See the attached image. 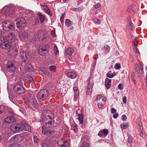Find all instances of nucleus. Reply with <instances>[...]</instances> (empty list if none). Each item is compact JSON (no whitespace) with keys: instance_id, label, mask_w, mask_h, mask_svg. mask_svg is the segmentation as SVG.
Instances as JSON below:
<instances>
[{"instance_id":"1","label":"nucleus","mask_w":147,"mask_h":147,"mask_svg":"<svg viewBox=\"0 0 147 147\" xmlns=\"http://www.w3.org/2000/svg\"><path fill=\"white\" fill-rule=\"evenodd\" d=\"M0 47L1 49L7 50L11 47V44H9L7 36H0Z\"/></svg>"},{"instance_id":"2","label":"nucleus","mask_w":147,"mask_h":147,"mask_svg":"<svg viewBox=\"0 0 147 147\" xmlns=\"http://www.w3.org/2000/svg\"><path fill=\"white\" fill-rule=\"evenodd\" d=\"M49 95L48 91L46 89L40 90L38 94L36 95V98L39 102L44 100Z\"/></svg>"},{"instance_id":"3","label":"nucleus","mask_w":147,"mask_h":147,"mask_svg":"<svg viewBox=\"0 0 147 147\" xmlns=\"http://www.w3.org/2000/svg\"><path fill=\"white\" fill-rule=\"evenodd\" d=\"M7 37L8 42L9 44H11V46L12 45H17L18 39L14 33L10 32L8 34Z\"/></svg>"},{"instance_id":"4","label":"nucleus","mask_w":147,"mask_h":147,"mask_svg":"<svg viewBox=\"0 0 147 147\" xmlns=\"http://www.w3.org/2000/svg\"><path fill=\"white\" fill-rule=\"evenodd\" d=\"M49 46L46 44H40L38 48L39 54L41 56H45L49 52Z\"/></svg>"},{"instance_id":"5","label":"nucleus","mask_w":147,"mask_h":147,"mask_svg":"<svg viewBox=\"0 0 147 147\" xmlns=\"http://www.w3.org/2000/svg\"><path fill=\"white\" fill-rule=\"evenodd\" d=\"M2 26L3 29L6 31L13 30L14 29L13 23L9 21H4L2 23Z\"/></svg>"},{"instance_id":"6","label":"nucleus","mask_w":147,"mask_h":147,"mask_svg":"<svg viewBox=\"0 0 147 147\" xmlns=\"http://www.w3.org/2000/svg\"><path fill=\"white\" fill-rule=\"evenodd\" d=\"M18 36L20 39L21 41L24 42H31L27 32L26 31L20 32Z\"/></svg>"},{"instance_id":"7","label":"nucleus","mask_w":147,"mask_h":147,"mask_svg":"<svg viewBox=\"0 0 147 147\" xmlns=\"http://www.w3.org/2000/svg\"><path fill=\"white\" fill-rule=\"evenodd\" d=\"M23 83H20L14 86L13 90L17 94H20L25 92V89L23 86Z\"/></svg>"},{"instance_id":"8","label":"nucleus","mask_w":147,"mask_h":147,"mask_svg":"<svg viewBox=\"0 0 147 147\" xmlns=\"http://www.w3.org/2000/svg\"><path fill=\"white\" fill-rule=\"evenodd\" d=\"M6 67L7 71L9 73L14 72L16 69V67L14 65L13 62L11 61H8L6 65Z\"/></svg>"},{"instance_id":"9","label":"nucleus","mask_w":147,"mask_h":147,"mask_svg":"<svg viewBox=\"0 0 147 147\" xmlns=\"http://www.w3.org/2000/svg\"><path fill=\"white\" fill-rule=\"evenodd\" d=\"M16 25L18 28L21 29L26 25V22L25 19L22 17L18 18L16 20Z\"/></svg>"},{"instance_id":"10","label":"nucleus","mask_w":147,"mask_h":147,"mask_svg":"<svg viewBox=\"0 0 147 147\" xmlns=\"http://www.w3.org/2000/svg\"><path fill=\"white\" fill-rule=\"evenodd\" d=\"M87 81L88 85L87 87L86 88V92L88 94H90L92 92V87L94 85L93 78L90 77Z\"/></svg>"},{"instance_id":"11","label":"nucleus","mask_w":147,"mask_h":147,"mask_svg":"<svg viewBox=\"0 0 147 147\" xmlns=\"http://www.w3.org/2000/svg\"><path fill=\"white\" fill-rule=\"evenodd\" d=\"M23 128L22 127V123H19L16 124L12 125L11 126L10 129L14 133L22 131Z\"/></svg>"},{"instance_id":"12","label":"nucleus","mask_w":147,"mask_h":147,"mask_svg":"<svg viewBox=\"0 0 147 147\" xmlns=\"http://www.w3.org/2000/svg\"><path fill=\"white\" fill-rule=\"evenodd\" d=\"M48 112L49 113L50 112V111L48 110H46L44 111L42 113V121H46V120L47 119L48 120L49 122H51V121H53L52 118L49 115H47V114L46 113H47Z\"/></svg>"},{"instance_id":"13","label":"nucleus","mask_w":147,"mask_h":147,"mask_svg":"<svg viewBox=\"0 0 147 147\" xmlns=\"http://www.w3.org/2000/svg\"><path fill=\"white\" fill-rule=\"evenodd\" d=\"M19 57L22 61L24 63L26 62L27 60L30 58L28 53L24 51L20 52Z\"/></svg>"},{"instance_id":"14","label":"nucleus","mask_w":147,"mask_h":147,"mask_svg":"<svg viewBox=\"0 0 147 147\" xmlns=\"http://www.w3.org/2000/svg\"><path fill=\"white\" fill-rule=\"evenodd\" d=\"M58 144L60 146L67 147L69 146V143L66 140L63 139H60L57 142Z\"/></svg>"},{"instance_id":"15","label":"nucleus","mask_w":147,"mask_h":147,"mask_svg":"<svg viewBox=\"0 0 147 147\" xmlns=\"http://www.w3.org/2000/svg\"><path fill=\"white\" fill-rule=\"evenodd\" d=\"M21 123L22 128H23L22 131H26L29 132L31 131L30 126L27 123L24 121H22Z\"/></svg>"},{"instance_id":"16","label":"nucleus","mask_w":147,"mask_h":147,"mask_svg":"<svg viewBox=\"0 0 147 147\" xmlns=\"http://www.w3.org/2000/svg\"><path fill=\"white\" fill-rule=\"evenodd\" d=\"M4 15L6 16H9L10 17H12L15 15V12L12 9H10V10H7L4 13Z\"/></svg>"},{"instance_id":"17","label":"nucleus","mask_w":147,"mask_h":147,"mask_svg":"<svg viewBox=\"0 0 147 147\" xmlns=\"http://www.w3.org/2000/svg\"><path fill=\"white\" fill-rule=\"evenodd\" d=\"M24 68L26 71H33L34 70L33 66L29 63L26 64L25 65Z\"/></svg>"},{"instance_id":"18","label":"nucleus","mask_w":147,"mask_h":147,"mask_svg":"<svg viewBox=\"0 0 147 147\" xmlns=\"http://www.w3.org/2000/svg\"><path fill=\"white\" fill-rule=\"evenodd\" d=\"M15 47L12 48L9 51V54L11 55L14 56L16 55L18 53V51L16 47V45H15Z\"/></svg>"},{"instance_id":"19","label":"nucleus","mask_w":147,"mask_h":147,"mask_svg":"<svg viewBox=\"0 0 147 147\" xmlns=\"http://www.w3.org/2000/svg\"><path fill=\"white\" fill-rule=\"evenodd\" d=\"M4 120L6 122L10 123L14 121L15 120L13 116H10L7 117L5 118Z\"/></svg>"},{"instance_id":"20","label":"nucleus","mask_w":147,"mask_h":147,"mask_svg":"<svg viewBox=\"0 0 147 147\" xmlns=\"http://www.w3.org/2000/svg\"><path fill=\"white\" fill-rule=\"evenodd\" d=\"M111 79L108 78H106L105 80V85L108 89H109L111 86Z\"/></svg>"},{"instance_id":"21","label":"nucleus","mask_w":147,"mask_h":147,"mask_svg":"<svg viewBox=\"0 0 147 147\" xmlns=\"http://www.w3.org/2000/svg\"><path fill=\"white\" fill-rule=\"evenodd\" d=\"M74 52V50L73 48H69L67 49L65 51L67 55L69 56L72 55L73 53Z\"/></svg>"},{"instance_id":"22","label":"nucleus","mask_w":147,"mask_h":147,"mask_svg":"<svg viewBox=\"0 0 147 147\" xmlns=\"http://www.w3.org/2000/svg\"><path fill=\"white\" fill-rule=\"evenodd\" d=\"M67 75L68 77L71 79L74 78L76 76V73L73 72L68 73L67 74Z\"/></svg>"},{"instance_id":"23","label":"nucleus","mask_w":147,"mask_h":147,"mask_svg":"<svg viewBox=\"0 0 147 147\" xmlns=\"http://www.w3.org/2000/svg\"><path fill=\"white\" fill-rule=\"evenodd\" d=\"M77 119L78 120L79 123L80 124H82L83 123L84 119V115H77Z\"/></svg>"},{"instance_id":"24","label":"nucleus","mask_w":147,"mask_h":147,"mask_svg":"<svg viewBox=\"0 0 147 147\" xmlns=\"http://www.w3.org/2000/svg\"><path fill=\"white\" fill-rule=\"evenodd\" d=\"M41 37V34H38L34 35V37L32 38V40L30 39V40L32 41H34L37 40H39L40 39Z\"/></svg>"},{"instance_id":"25","label":"nucleus","mask_w":147,"mask_h":147,"mask_svg":"<svg viewBox=\"0 0 147 147\" xmlns=\"http://www.w3.org/2000/svg\"><path fill=\"white\" fill-rule=\"evenodd\" d=\"M20 138L21 137L20 136L16 135L12 137L11 138V140H13L15 142H20V140L18 139Z\"/></svg>"},{"instance_id":"26","label":"nucleus","mask_w":147,"mask_h":147,"mask_svg":"<svg viewBox=\"0 0 147 147\" xmlns=\"http://www.w3.org/2000/svg\"><path fill=\"white\" fill-rule=\"evenodd\" d=\"M73 90L74 92V97L75 98L77 97L79 94V91L78 90V88L77 87H75L73 88Z\"/></svg>"},{"instance_id":"27","label":"nucleus","mask_w":147,"mask_h":147,"mask_svg":"<svg viewBox=\"0 0 147 147\" xmlns=\"http://www.w3.org/2000/svg\"><path fill=\"white\" fill-rule=\"evenodd\" d=\"M38 16L41 23H42L45 21V16L41 13H39L38 14Z\"/></svg>"},{"instance_id":"28","label":"nucleus","mask_w":147,"mask_h":147,"mask_svg":"<svg viewBox=\"0 0 147 147\" xmlns=\"http://www.w3.org/2000/svg\"><path fill=\"white\" fill-rule=\"evenodd\" d=\"M42 133L43 134H46L48 132L50 134H51L50 131H49L47 129V128L45 127V125H43L42 127Z\"/></svg>"},{"instance_id":"29","label":"nucleus","mask_w":147,"mask_h":147,"mask_svg":"<svg viewBox=\"0 0 147 147\" xmlns=\"http://www.w3.org/2000/svg\"><path fill=\"white\" fill-rule=\"evenodd\" d=\"M53 121H51V122L48 121L46 123L45 125V127L47 128H50L51 127V126L53 124Z\"/></svg>"},{"instance_id":"30","label":"nucleus","mask_w":147,"mask_h":147,"mask_svg":"<svg viewBox=\"0 0 147 147\" xmlns=\"http://www.w3.org/2000/svg\"><path fill=\"white\" fill-rule=\"evenodd\" d=\"M111 71H109L107 74V76L109 78H112L114 76L116 75V74L115 73H113L111 74Z\"/></svg>"},{"instance_id":"31","label":"nucleus","mask_w":147,"mask_h":147,"mask_svg":"<svg viewBox=\"0 0 147 147\" xmlns=\"http://www.w3.org/2000/svg\"><path fill=\"white\" fill-rule=\"evenodd\" d=\"M65 24L67 27H69L71 25V22L70 21L69 19H67L65 21Z\"/></svg>"},{"instance_id":"32","label":"nucleus","mask_w":147,"mask_h":147,"mask_svg":"<svg viewBox=\"0 0 147 147\" xmlns=\"http://www.w3.org/2000/svg\"><path fill=\"white\" fill-rule=\"evenodd\" d=\"M134 67L135 68V71L136 72L138 73H139L140 72V67H139L138 64H137V63L136 64L134 65Z\"/></svg>"},{"instance_id":"33","label":"nucleus","mask_w":147,"mask_h":147,"mask_svg":"<svg viewBox=\"0 0 147 147\" xmlns=\"http://www.w3.org/2000/svg\"><path fill=\"white\" fill-rule=\"evenodd\" d=\"M49 69L51 71L55 72L56 71V67L54 65H51L49 67Z\"/></svg>"},{"instance_id":"34","label":"nucleus","mask_w":147,"mask_h":147,"mask_svg":"<svg viewBox=\"0 0 147 147\" xmlns=\"http://www.w3.org/2000/svg\"><path fill=\"white\" fill-rule=\"evenodd\" d=\"M54 50L55 55H57L59 54V51L58 50L57 47L56 45H54Z\"/></svg>"},{"instance_id":"35","label":"nucleus","mask_w":147,"mask_h":147,"mask_svg":"<svg viewBox=\"0 0 147 147\" xmlns=\"http://www.w3.org/2000/svg\"><path fill=\"white\" fill-rule=\"evenodd\" d=\"M80 147H90L89 144L87 142H84Z\"/></svg>"},{"instance_id":"36","label":"nucleus","mask_w":147,"mask_h":147,"mask_svg":"<svg viewBox=\"0 0 147 147\" xmlns=\"http://www.w3.org/2000/svg\"><path fill=\"white\" fill-rule=\"evenodd\" d=\"M114 67L116 69H120L121 67L120 64L118 63H116Z\"/></svg>"},{"instance_id":"37","label":"nucleus","mask_w":147,"mask_h":147,"mask_svg":"<svg viewBox=\"0 0 147 147\" xmlns=\"http://www.w3.org/2000/svg\"><path fill=\"white\" fill-rule=\"evenodd\" d=\"M34 142L35 143H37L39 142V140L36 136H34L33 137Z\"/></svg>"},{"instance_id":"38","label":"nucleus","mask_w":147,"mask_h":147,"mask_svg":"<svg viewBox=\"0 0 147 147\" xmlns=\"http://www.w3.org/2000/svg\"><path fill=\"white\" fill-rule=\"evenodd\" d=\"M76 113L77 115H83L82 113V111L81 109H78L76 111Z\"/></svg>"},{"instance_id":"39","label":"nucleus","mask_w":147,"mask_h":147,"mask_svg":"<svg viewBox=\"0 0 147 147\" xmlns=\"http://www.w3.org/2000/svg\"><path fill=\"white\" fill-rule=\"evenodd\" d=\"M102 131L103 134L107 136L109 133L108 130L106 129H103Z\"/></svg>"},{"instance_id":"40","label":"nucleus","mask_w":147,"mask_h":147,"mask_svg":"<svg viewBox=\"0 0 147 147\" xmlns=\"http://www.w3.org/2000/svg\"><path fill=\"white\" fill-rule=\"evenodd\" d=\"M93 20L94 23L97 24H100V20L97 18H94Z\"/></svg>"},{"instance_id":"41","label":"nucleus","mask_w":147,"mask_h":147,"mask_svg":"<svg viewBox=\"0 0 147 147\" xmlns=\"http://www.w3.org/2000/svg\"><path fill=\"white\" fill-rule=\"evenodd\" d=\"M98 107L100 108H102L104 105V104L102 102H100L98 103Z\"/></svg>"},{"instance_id":"42","label":"nucleus","mask_w":147,"mask_h":147,"mask_svg":"<svg viewBox=\"0 0 147 147\" xmlns=\"http://www.w3.org/2000/svg\"><path fill=\"white\" fill-rule=\"evenodd\" d=\"M134 24L133 23L130 21L128 24V26L131 30H132L133 28Z\"/></svg>"},{"instance_id":"43","label":"nucleus","mask_w":147,"mask_h":147,"mask_svg":"<svg viewBox=\"0 0 147 147\" xmlns=\"http://www.w3.org/2000/svg\"><path fill=\"white\" fill-rule=\"evenodd\" d=\"M134 46L135 47V49H134V50L135 53L137 54H139L140 53V52H139L138 49L136 45L134 44Z\"/></svg>"},{"instance_id":"44","label":"nucleus","mask_w":147,"mask_h":147,"mask_svg":"<svg viewBox=\"0 0 147 147\" xmlns=\"http://www.w3.org/2000/svg\"><path fill=\"white\" fill-rule=\"evenodd\" d=\"M102 96V95L100 94L98 95L96 97V101L98 102L100 100H101V98Z\"/></svg>"},{"instance_id":"45","label":"nucleus","mask_w":147,"mask_h":147,"mask_svg":"<svg viewBox=\"0 0 147 147\" xmlns=\"http://www.w3.org/2000/svg\"><path fill=\"white\" fill-rule=\"evenodd\" d=\"M42 147H52L50 145L46 143H43Z\"/></svg>"},{"instance_id":"46","label":"nucleus","mask_w":147,"mask_h":147,"mask_svg":"<svg viewBox=\"0 0 147 147\" xmlns=\"http://www.w3.org/2000/svg\"><path fill=\"white\" fill-rule=\"evenodd\" d=\"M127 124H125L121 125V129H125L127 128Z\"/></svg>"},{"instance_id":"47","label":"nucleus","mask_w":147,"mask_h":147,"mask_svg":"<svg viewBox=\"0 0 147 147\" xmlns=\"http://www.w3.org/2000/svg\"><path fill=\"white\" fill-rule=\"evenodd\" d=\"M105 48V50H107L108 52H109L110 50V47L108 45H105L104 46Z\"/></svg>"},{"instance_id":"48","label":"nucleus","mask_w":147,"mask_h":147,"mask_svg":"<svg viewBox=\"0 0 147 147\" xmlns=\"http://www.w3.org/2000/svg\"><path fill=\"white\" fill-rule=\"evenodd\" d=\"M133 139L132 137H128L127 139L128 142L129 143H131L132 142Z\"/></svg>"},{"instance_id":"49","label":"nucleus","mask_w":147,"mask_h":147,"mask_svg":"<svg viewBox=\"0 0 147 147\" xmlns=\"http://www.w3.org/2000/svg\"><path fill=\"white\" fill-rule=\"evenodd\" d=\"M7 112L9 114L11 115L13 114V110L10 109H7Z\"/></svg>"},{"instance_id":"50","label":"nucleus","mask_w":147,"mask_h":147,"mask_svg":"<svg viewBox=\"0 0 147 147\" xmlns=\"http://www.w3.org/2000/svg\"><path fill=\"white\" fill-rule=\"evenodd\" d=\"M118 88L120 90H122L123 88V85L121 84H119L118 86Z\"/></svg>"},{"instance_id":"51","label":"nucleus","mask_w":147,"mask_h":147,"mask_svg":"<svg viewBox=\"0 0 147 147\" xmlns=\"http://www.w3.org/2000/svg\"><path fill=\"white\" fill-rule=\"evenodd\" d=\"M101 6L100 4L99 3H97L94 5V6L95 8H99Z\"/></svg>"},{"instance_id":"52","label":"nucleus","mask_w":147,"mask_h":147,"mask_svg":"<svg viewBox=\"0 0 147 147\" xmlns=\"http://www.w3.org/2000/svg\"><path fill=\"white\" fill-rule=\"evenodd\" d=\"M111 112L112 113H115L116 112V110L114 108H112L111 109Z\"/></svg>"},{"instance_id":"53","label":"nucleus","mask_w":147,"mask_h":147,"mask_svg":"<svg viewBox=\"0 0 147 147\" xmlns=\"http://www.w3.org/2000/svg\"><path fill=\"white\" fill-rule=\"evenodd\" d=\"M122 119L124 121H126L127 119V117L125 115H123L122 116Z\"/></svg>"},{"instance_id":"54","label":"nucleus","mask_w":147,"mask_h":147,"mask_svg":"<svg viewBox=\"0 0 147 147\" xmlns=\"http://www.w3.org/2000/svg\"><path fill=\"white\" fill-rule=\"evenodd\" d=\"M51 34L53 36H55V30H52L51 31Z\"/></svg>"},{"instance_id":"55","label":"nucleus","mask_w":147,"mask_h":147,"mask_svg":"<svg viewBox=\"0 0 147 147\" xmlns=\"http://www.w3.org/2000/svg\"><path fill=\"white\" fill-rule=\"evenodd\" d=\"M118 116V113H115V114L113 115V117L115 118L116 119L117 118Z\"/></svg>"},{"instance_id":"56","label":"nucleus","mask_w":147,"mask_h":147,"mask_svg":"<svg viewBox=\"0 0 147 147\" xmlns=\"http://www.w3.org/2000/svg\"><path fill=\"white\" fill-rule=\"evenodd\" d=\"M63 19H64L63 15V14H62V16L60 18V22L61 23H62V22H63Z\"/></svg>"},{"instance_id":"57","label":"nucleus","mask_w":147,"mask_h":147,"mask_svg":"<svg viewBox=\"0 0 147 147\" xmlns=\"http://www.w3.org/2000/svg\"><path fill=\"white\" fill-rule=\"evenodd\" d=\"M123 102L125 103L127 101V97L126 96H124L123 97Z\"/></svg>"},{"instance_id":"58","label":"nucleus","mask_w":147,"mask_h":147,"mask_svg":"<svg viewBox=\"0 0 147 147\" xmlns=\"http://www.w3.org/2000/svg\"><path fill=\"white\" fill-rule=\"evenodd\" d=\"M106 97H103L101 99V101H102L104 103L105 102L106 100Z\"/></svg>"},{"instance_id":"59","label":"nucleus","mask_w":147,"mask_h":147,"mask_svg":"<svg viewBox=\"0 0 147 147\" xmlns=\"http://www.w3.org/2000/svg\"><path fill=\"white\" fill-rule=\"evenodd\" d=\"M132 5H130L128 7L127 10L129 11H130V10L131 9H132Z\"/></svg>"},{"instance_id":"60","label":"nucleus","mask_w":147,"mask_h":147,"mask_svg":"<svg viewBox=\"0 0 147 147\" xmlns=\"http://www.w3.org/2000/svg\"><path fill=\"white\" fill-rule=\"evenodd\" d=\"M73 128H74V131L75 132H76L78 130V128L76 126H73Z\"/></svg>"},{"instance_id":"61","label":"nucleus","mask_w":147,"mask_h":147,"mask_svg":"<svg viewBox=\"0 0 147 147\" xmlns=\"http://www.w3.org/2000/svg\"><path fill=\"white\" fill-rule=\"evenodd\" d=\"M135 74L134 72H133L131 74V78H134L135 77Z\"/></svg>"},{"instance_id":"62","label":"nucleus","mask_w":147,"mask_h":147,"mask_svg":"<svg viewBox=\"0 0 147 147\" xmlns=\"http://www.w3.org/2000/svg\"><path fill=\"white\" fill-rule=\"evenodd\" d=\"M44 9L45 10H47L48 9V6L47 5H45L43 6Z\"/></svg>"},{"instance_id":"63","label":"nucleus","mask_w":147,"mask_h":147,"mask_svg":"<svg viewBox=\"0 0 147 147\" xmlns=\"http://www.w3.org/2000/svg\"><path fill=\"white\" fill-rule=\"evenodd\" d=\"M82 9L80 8H77V11L78 12H81L82 11Z\"/></svg>"},{"instance_id":"64","label":"nucleus","mask_w":147,"mask_h":147,"mask_svg":"<svg viewBox=\"0 0 147 147\" xmlns=\"http://www.w3.org/2000/svg\"><path fill=\"white\" fill-rule=\"evenodd\" d=\"M46 11L47 13H48L49 14H50V13H51V11L49 9L47 10Z\"/></svg>"}]
</instances>
